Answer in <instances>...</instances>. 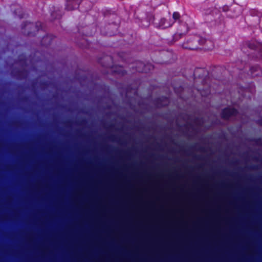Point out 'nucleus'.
<instances>
[{
	"mask_svg": "<svg viewBox=\"0 0 262 262\" xmlns=\"http://www.w3.org/2000/svg\"><path fill=\"white\" fill-rule=\"evenodd\" d=\"M207 42L205 38L195 35L191 37L186 42H184L183 47L184 49L194 50L199 49L200 46L204 45Z\"/></svg>",
	"mask_w": 262,
	"mask_h": 262,
	"instance_id": "nucleus-1",
	"label": "nucleus"
},
{
	"mask_svg": "<svg viewBox=\"0 0 262 262\" xmlns=\"http://www.w3.org/2000/svg\"><path fill=\"white\" fill-rule=\"evenodd\" d=\"M41 28L40 22H37L35 24L31 22L25 23L22 26L23 33L29 36H34L36 32Z\"/></svg>",
	"mask_w": 262,
	"mask_h": 262,
	"instance_id": "nucleus-2",
	"label": "nucleus"
},
{
	"mask_svg": "<svg viewBox=\"0 0 262 262\" xmlns=\"http://www.w3.org/2000/svg\"><path fill=\"white\" fill-rule=\"evenodd\" d=\"M132 68L139 73H147L153 69V66L150 64H145L141 61H137L136 66H133Z\"/></svg>",
	"mask_w": 262,
	"mask_h": 262,
	"instance_id": "nucleus-3",
	"label": "nucleus"
},
{
	"mask_svg": "<svg viewBox=\"0 0 262 262\" xmlns=\"http://www.w3.org/2000/svg\"><path fill=\"white\" fill-rule=\"evenodd\" d=\"M238 111L234 108L226 107L224 108L221 113V117L225 120H228L231 117L236 116Z\"/></svg>",
	"mask_w": 262,
	"mask_h": 262,
	"instance_id": "nucleus-4",
	"label": "nucleus"
},
{
	"mask_svg": "<svg viewBox=\"0 0 262 262\" xmlns=\"http://www.w3.org/2000/svg\"><path fill=\"white\" fill-rule=\"evenodd\" d=\"M169 100L168 97L162 96L154 100V103L158 108H160L168 105Z\"/></svg>",
	"mask_w": 262,
	"mask_h": 262,
	"instance_id": "nucleus-5",
	"label": "nucleus"
},
{
	"mask_svg": "<svg viewBox=\"0 0 262 262\" xmlns=\"http://www.w3.org/2000/svg\"><path fill=\"white\" fill-rule=\"evenodd\" d=\"M81 0H66V9L68 11L73 10L78 8Z\"/></svg>",
	"mask_w": 262,
	"mask_h": 262,
	"instance_id": "nucleus-6",
	"label": "nucleus"
},
{
	"mask_svg": "<svg viewBox=\"0 0 262 262\" xmlns=\"http://www.w3.org/2000/svg\"><path fill=\"white\" fill-rule=\"evenodd\" d=\"M246 45L250 49L259 51L260 52V56L262 57V45L255 41L247 42Z\"/></svg>",
	"mask_w": 262,
	"mask_h": 262,
	"instance_id": "nucleus-7",
	"label": "nucleus"
},
{
	"mask_svg": "<svg viewBox=\"0 0 262 262\" xmlns=\"http://www.w3.org/2000/svg\"><path fill=\"white\" fill-rule=\"evenodd\" d=\"M250 75L252 77L259 76L262 75V70L257 65L251 67L250 69Z\"/></svg>",
	"mask_w": 262,
	"mask_h": 262,
	"instance_id": "nucleus-8",
	"label": "nucleus"
},
{
	"mask_svg": "<svg viewBox=\"0 0 262 262\" xmlns=\"http://www.w3.org/2000/svg\"><path fill=\"white\" fill-rule=\"evenodd\" d=\"M173 24V22L167 21L165 18H162L160 20L159 23L157 25V27L160 29H164L171 27Z\"/></svg>",
	"mask_w": 262,
	"mask_h": 262,
	"instance_id": "nucleus-9",
	"label": "nucleus"
},
{
	"mask_svg": "<svg viewBox=\"0 0 262 262\" xmlns=\"http://www.w3.org/2000/svg\"><path fill=\"white\" fill-rule=\"evenodd\" d=\"M53 37L52 35H47L43 36L41 40V45L43 46L50 45L52 42Z\"/></svg>",
	"mask_w": 262,
	"mask_h": 262,
	"instance_id": "nucleus-10",
	"label": "nucleus"
},
{
	"mask_svg": "<svg viewBox=\"0 0 262 262\" xmlns=\"http://www.w3.org/2000/svg\"><path fill=\"white\" fill-rule=\"evenodd\" d=\"M205 74V70L203 68H196L193 72V77L194 79L198 78H202Z\"/></svg>",
	"mask_w": 262,
	"mask_h": 262,
	"instance_id": "nucleus-11",
	"label": "nucleus"
},
{
	"mask_svg": "<svg viewBox=\"0 0 262 262\" xmlns=\"http://www.w3.org/2000/svg\"><path fill=\"white\" fill-rule=\"evenodd\" d=\"M52 19H60L61 17V13L60 11H53L51 14Z\"/></svg>",
	"mask_w": 262,
	"mask_h": 262,
	"instance_id": "nucleus-12",
	"label": "nucleus"
},
{
	"mask_svg": "<svg viewBox=\"0 0 262 262\" xmlns=\"http://www.w3.org/2000/svg\"><path fill=\"white\" fill-rule=\"evenodd\" d=\"M14 13L15 15H17L20 18H23L24 14L22 12L21 8L19 6L18 9L14 10Z\"/></svg>",
	"mask_w": 262,
	"mask_h": 262,
	"instance_id": "nucleus-13",
	"label": "nucleus"
},
{
	"mask_svg": "<svg viewBox=\"0 0 262 262\" xmlns=\"http://www.w3.org/2000/svg\"><path fill=\"white\" fill-rule=\"evenodd\" d=\"M180 17H181V15L179 12H173V13L172 14V18L174 20V21H173V22L174 23V21H178L179 22H180Z\"/></svg>",
	"mask_w": 262,
	"mask_h": 262,
	"instance_id": "nucleus-14",
	"label": "nucleus"
},
{
	"mask_svg": "<svg viewBox=\"0 0 262 262\" xmlns=\"http://www.w3.org/2000/svg\"><path fill=\"white\" fill-rule=\"evenodd\" d=\"M116 69H117V70H115V72L119 75H124L126 73V72L123 69L122 67H119L116 68Z\"/></svg>",
	"mask_w": 262,
	"mask_h": 262,
	"instance_id": "nucleus-15",
	"label": "nucleus"
},
{
	"mask_svg": "<svg viewBox=\"0 0 262 262\" xmlns=\"http://www.w3.org/2000/svg\"><path fill=\"white\" fill-rule=\"evenodd\" d=\"M108 139L112 141H116V142H121V140L119 138H118L117 136L116 135H111L109 137H108Z\"/></svg>",
	"mask_w": 262,
	"mask_h": 262,
	"instance_id": "nucleus-16",
	"label": "nucleus"
},
{
	"mask_svg": "<svg viewBox=\"0 0 262 262\" xmlns=\"http://www.w3.org/2000/svg\"><path fill=\"white\" fill-rule=\"evenodd\" d=\"M183 34H184L183 33H175L173 36V40L174 41H177L178 39H179L180 38H181L182 37Z\"/></svg>",
	"mask_w": 262,
	"mask_h": 262,
	"instance_id": "nucleus-17",
	"label": "nucleus"
},
{
	"mask_svg": "<svg viewBox=\"0 0 262 262\" xmlns=\"http://www.w3.org/2000/svg\"><path fill=\"white\" fill-rule=\"evenodd\" d=\"M21 56H20L19 57V58H20V61L21 62L22 64H26L27 60L26 58L25 57V58H24H24H21Z\"/></svg>",
	"mask_w": 262,
	"mask_h": 262,
	"instance_id": "nucleus-18",
	"label": "nucleus"
},
{
	"mask_svg": "<svg viewBox=\"0 0 262 262\" xmlns=\"http://www.w3.org/2000/svg\"><path fill=\"white\" fill-rule=\"evenodd\" d=\"M255 143L257 145H261V138H258L255 140Z\"/></svg>",
	"mask_w": 262,
	"mask_h": 262,
	"instance_id": "nucleus-19",
	"label": "nucleus"
},
{
	"mask_svg": "<svg viewBox=\"0 0 262 262\" xmlns=\"http://www.w3.org/2000/svg\"><path fill=\"white\" fill-rule=\"evenodd\" d=\"M228 9H229V8L228 6H224L222 7V10L224 12H226V11H228Z\"/></svg>",
	"mask_w": 262,
	"mask_h": 262,
	"instance_id": "nucleus-20",
	"label": "nucleus"
},
{
	"mask_svg": "<svg viewBox=\"0 0 262 262\" xmlns=\"http://www.w3.org/2000/svg\"><path fill=\"white\" fill-rule=\"evenodd\" d=\"M257 123L260 126H262V118L259 119L257 120Z\"/></svg>",
	"mask_w": 262,
	"mask_h": 262,
	"instance_id": "nucleus-21",
	"label": "nucleus"
},
{
	"mask_svg": "<svg viewBox=\"0 0 262 262\" xmlns=\"http://www.w3.org/2000/svg\"><path fill=\"white\" fill-rule=\"evenodd\" d=\"M114 34L112 32H106L105 35H109V36H112Z\"/></svg>",
	"mask_w": 262,
	"mask_h": 262,
	"instance_id": "nucleus-22",
	"label": "nucleus"
},
{
	"mask_svg": "<svg viewBox=\"0 0 262 262\" xmlns=\"http://www.w3.org/2000/svg\"><path fill=\"white\" fill-rule=\"evenodd\" d=\"M195 158L198 159V160H200L201 159V156H199V155H198V156H195Z\"/></svg>",
	"mask_w": 262,
	"mask_h": 262,
	"instance_id": "nucleus-23",
	"label": "nucleus"
},
{
	"mask_svg": "<svg viewBox=\"0 0 262 262\" xmlns=\"http://www.w3.org/2000/svg\"><path fill=\"white\" fill-rule=\"evenodd\" d=\"M23 72L24 73V75L23 76V78H25L27 76V71H23Z\"/></svg>",
	"mask_w": 262,
	"mask_h": 262,
	"instance_id": "nucleus-24",
	"label": "nucleus"
},
{
	"mask_svg": "<svg viewBox=\"0 0 262 262\" xmlns=\"http://www.w3.org/2000/svg\"><path fill=\"white\" fill-rule=\"evenodd\" d=\"M92 35V33L86 32V34H85V35H86V36H90V35Z\"/></svg>",
	"mask_w": 262,
	"mask_h": 262,
	"instance_id": "nucleus-25",
	"label": "nucleus"
},
{
	"mask_svg": "<svg viewBox=\"0 0 262 262\" xmlns=\"http://www.w3.org/2000/svg\"><path fill=\"white\" fill-rule=\"evenodd\" d=\"M252 169H256L257 168L256 166H253L251 167Z\"/></svg>",
	"mask_w": 262,
	"mask_h": 262,
	"instance_id": "nucleus-26",
	"label": "nucleus"
},
{
	"mask_svg": "<svg viewBox=\"0 0 262 262\" xmlns=\"http://www.w3.org/2000/svg\"><path fill=\"white\" fill-rule=\"evenodd\" d=\"M199 150H201V151H203V147H200L199 149Z\"/></svg>",
	"mask_w": 262,
	"mask_h": 262,
	"instance_id": "nucleus-27",
	"label": "nucleus"
},
{
	"mask_svg": "<svg viewBox=\"0 0 262 262\" xmlns=\"http://www.w3.org/2000/svg\"><path fill=\"white\" fill-rule=\"evenodd\" d=\"M209 93H210V91H208V90H207V92H206V94H205V95H208Z\"/></svg>",
	"mask_w": 262,
	"mask_h": 262,
	"instance_id": "nucleus-28",
	"label": "nucleus"
},
{
	"mask_svg": "<svg viewBox=\"0 0 262 262\" xmlns=\"http://www.w3.org/2000/svg\"><path fill=\"white\" fill-rule=\"evenodd\" d=\"M195 146H196V144L193 145H192V146L191 148H194V147H195Z\"/></svg>",
	"mask_w": 262,
	"mask_h": 262,
	"instance_id": "nucleus-29",
	"label": "nucleus"
},
{
	"mask_svg": "<svg viewBox=\"0 0 262 262\" xmlns=\"http://www.w3.org/2000/svg\"><path fill=\"white\" fill-rule=\"evenodd\" d=\"M111 27V25H109L108 26H107V28H110Z\"/></svg>",
	"mask_w": 262,
	"mask_h": 262,
	"instance_id": "nucleus-30",
	"label": "nucleus"
},
{
	"mask_svg": "<svg viewBox=\"0 0 262 262\" xmlns=\"http://www.w3.org/2000/svg\"><path fill=\"white\" fill-rule=\"evenodd\" d=\"M205 49H210V48H209V47H206L205 48Z\"/></svg>",
	"mask_w": 262,
	"mask_h": 262,
	"instance_id": "nucleus-31",
	"label": "nucleus"
},
{
	"mask_svg": "<svg viewBox=\"0 0 262 262\" xmlns=\"http://www.w3.org/2000/svg\"><path fill=\"white\" fill-rule=\"evenodd\" d=\"M200 93H201V94L202 96H203V93H202V92H200Z\"/></svg>",
	"mask_w": 262,
	"mask_h": 262,
	"instance_id": "nucleus-32",
	"label": "nucleus"
},
{
	"mask_svg": "<svg viewBox=\"0 0 262 262\" xmlns=\"http://www.w3.org/2000/svg\"><path fill=\"white\" fill-rule=\"evenodd\" d=\"M89 29V27H86L85 30H88Z\"/></svg>",
	"mask_w": 262,
	"mask_h": 262,
	"instance_id": "nucleus-33",
	"label": "nucleus"
},
{
	"mask_svg": "<svg viewBox=\"0 0 262 262\" xmlns=\"http://www.w3.org/2000/svg\"><path fill=\"white\" fill-rule=\"evenodd\" d=\"M198 120V118H196V119H195V121H197Z\"/></svg>",
	"mask_w": 262,
	"mask_h": 262,
	"instance_id": "nucleus-34",
	"label": "nucleus"
},
{
	"mask_svg": "<svg viewBox=\"0 0 262 262\" xmlns=\"http://www.w3.org/2000/svg\"><path fill=\"white\" fill-rule=\"evenodd\" d=\"M112 127H113V125H111L110 126V127H111V128H112Z\"/></svg>",
	"mask_w": 262,
	"mask_h": 262,
	"instance_id": "nucleus-35",
	"label": "nucleus"
},
{
	"mask_svg": "<svg viewBox=\"0 0 262 262\" xmlns=\"http://www.w3.org/2000/svg\"><path fill=\"white\" fill-rule=\"evenodd\" d=\"M173 174H176V175H177V173H174Z\"/></svg>",
	"mask_w": 262,
	"mask_h": 262,
	"instance_id": "nucleus-36",
	"label": "nucleus"
}]
</instances>
